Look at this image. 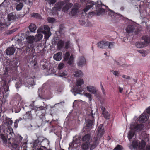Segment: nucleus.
Returning <instances> with one entry per match:
<instances>
[{
    "mask_svg": "<svg viewBox=\"0 0 150 150\" xmlns=\"http://www.w3.org/2000/svg\"><path fill=\"white\" fill-rule=\"evenodd\" d=\"M29 29L30 32H35L36 29V26L35 24L31 23L29 26Z\"/></svg>",
    "mask_w": 150,
    "mask_h": 150,
    "instance_id": "obj_33",
    "label": "nucleus"
},
{
    "mask_svg": "<svg viewBox=\"0 0 150 150\" xmlns=\"http://www.w3.org/2000/svg\"><path fill=\"white\" fill-rule=\"evenodd\" d=\"M123 148L122 146L118 144L113 150H123Z\"/></svg>",
    "mask_w": 150,
    "mask_h": 150,
    "instance_id": "obj_46",
    "label": "nucleus"
},
{
    "mask_svg": "<svg viewBox=\"0 0 150 150\" xmlns=\"http://www.w3.org/2000/svg\"><path fill=\"white\" fill-rule=\"evenodd\" d=\"M32 16L36 18H40V16L38 13H32Z\"/></svg>",
    "mask_w": 150,
    "mask_h": 150,
    "instance_id": "obj_52",
    "label": "nucleus"
},
{
    "mask_svg": "<svg viewBox=\"0 0 150 150\" xmlns=\"http://www.w3.org/2000/svg\"><path fill=\"white\" fill-rule=\"evenodd\" d=\"M23 118L25 120H31L32 119V111L26 112L23 117Z\"/></svg>",
    "mask_w": 150,
    "mask_h": 150,
    "instance_id": "obj_15",
    "label": "nucleus"
},
{
    "mask_svg": "<svg viewBox=\"0 0 150 150\" xmlns=\"http://www.w3.org/2000/svg\"><path fill=\"white\" fill-rule=\"evenodd\" d=\"M87 90L92 94H96V90L95 88L93 86H89L87 87Z\"/></svg>",
    "mask_w": 150,
    "mask_h": 150,
    "instance_id": "obj_25",
    "label": "nucleus"
},
{
    "mask_svg": "<svg viewBox=\"0 0 150 150\" xmlns=\"http://www.w3.org/2000/svg\"><path fill=\"white\" fill-rule=\"evenodd\" d=\"M107 12L108 13L109 15L113 18H115L117 15L116 13L110 9Z\"/></svg>",
    "mask_w": 150,
    "mask_h": 150,
    "instance_id": "obj_38",
    "label": "nucleus"
},
{
    "mask_svg": "<svg viewBox=\"0 0 150 150\" xmlns=\"http://www.w3.org/2000/svg\"><path fill=\"white\" fill-rule=\"evenodd\" d=\"M79 11V8L77 5L75 4L73 7L70 14L72 16H75L77 15Z\"/></svg>",
    "mask_w": 150,
    "mask_h": 150,
    "instance_id": "obj_12",
    "label": "nucleus"
},
{
    "mask_svg": "<svg viewBox=\"0 0 150 150\" xmlns=\"http://www.w3.org/2000/svg\"><path fill=\"white\" fill-rule=\"evenodd\" d=\"M91 144L90 143V150H93L98 145L99 138L98 137H96L91 139Z\"/></svg>",
    "mask_w": 150,
    "mask_h": 150,
    "instance_id": "obj_9",
    "label": "nucleus"
},
{
    "mask_svg": "<svg viewBox=\"0 0 150 150\" xmlns=\"http://www.w3.org/2000/svg\"><path fill=\"white\" fill-rule=\"evenodd\" d=\"M90 142H85L81 146V149L82 150H88L89 148Z\"/></svg>",
    "mask_w": 150,
    "mask_h": 150,
    "instance_id": "obj_26",
    "label": "nucleus"
},
{
    "mask_svg": "<svg viewBox=\"0 0 150 150\" xmlns=\"http://www.w3.org/2000/svg\"><path fill=\"white\" fill-rule=\"evenodd\" d=\"M134 29V26L133 25H129L126 28V30L127 33H129L133 32Z\"/></svg>",
    "mask_w": 150,
    "mask_h": 150,
    "instance_id": "obj_28",
    "label": "nucleus"
},
{
    "mask_svg": "<svg viewBox=\"0 0 150 150\" xmlns=\"http://www.w3.org/2000/svg\"><path fill=\"white\" fill-rule=\"evenodd\" d=\"M139 141L136 140H134L132 142V146L134 149H136L138 146Z\"/></svg>",
    "mask_w": 150,
    "mask_h": 150,
    "instance_id": "obj_36",
    "label": "nucleus"
},
{
    "mask_svg": "<svg viewBox=\"0 0 150 150\" xmlns=\"http://www.w3.org/2000/svg\"><path fill=\"white\" fill-rule=\"evenodd\" d=\"M22 139L23 138L21 136H19L15 141L17 143L11 144L9 143L8 146L11 150H17L18 149V146L21 144Z\"/></svg>",
    "mask_w": 150,
    "mask_h": 150,
    "instance_id": "obj_6",
    "label": "nucleus"
},
{
    "mask_svg": "<svg viewBox=\"0 0 150 150\" xmlns=\"http://www.w3.org/2000/svg\"><path fill=\"white\" fill-rule=\"evenodd\" d=\"M80 140L79 137H74V139L72 142L69 144V148H77L79 146V143Z\"/></svg>",
    "mask_w": 150,
    "mask_h": 150,
    "instance_id": "obj_8",
    "label": "nucleus"
},
{
    "mask_svg": "<svg viewBox=\"0 0 150 150\" xmlns=\"http://www.w3.org/2000/svg\"><path fill=\"white\" fill-rule=\"evenodd\" d=\"M67 0H64L58 4H56L55 6L58 11H60L62 7L67 3Z\"/></svg>",
    "mask_w": 150,
    "mask_h": 150,
    "instance_id": "obj_17",
    "label": "nucleus"
},
{
    "mask_svg": "<svg viewBox=\"0 0 150 150\" xmlns=\"http://www.w3.org/2000/svg\"><path fill=\"white\" fill-rule=\"evenodd\" d=\"M83 74V73L81 71L78 70L76 71L75 74H74V75L76 77H80Z\"/></svg>",
    "mask_w": 150,
    "mask_h": 150,
    "instance_id": "obj_41",
    "label": "nucleus"
},
{
    "mask_svg": "<svg viewBox=\"0 0 150 150\" xmlns=\"http://www.w3.org/2000/svg\"><path fill=\"white\" fill-rule=\"evenodd\" d=\"M35 40V38L33 36H28L26 38V40L28 43L32 44L34 40Z\"/></svg>",
    "mask_w": 150,
    "mask_h": 150,
    "instance_id": "obj_32",
    "label": "nucleus"
},
{
    "mask_svg": "<svg viewBox=\"0 0 150 150\" xmlns=\"http://www.w3.org/2000/svg\"><path fill=\"white\" fill-rule=\"evenodd\" d=\"M8 81V79L5 76H2L0 78V86L6 84Z\"/></svg>",
    "mask_w": 150,
    "mask_h": 150,
    "instance_id": "obj_23",
    "label": "nucleus"
},
{
    "mask_svg": "<svg viewBox=\"0 0 150 150\" xmlns=\"http://www.w3.org/2000/svg\"><path fill=\"white\" fill-rule=\"evenodd\" d=\"M68 0H67V3L62 8V11L64 12L67 11L71 8L73 6V4L71 3H68Z\"/></svg>",
    "mask_w": 150,
    "mask_h": 150,
    "instance_id": "obj_16",
    "label": "nucleus"
},
{
    "mask_svg": "<svg viewBox=\"0 0 150 150\" xmlns=\"http://www.w3.org/2000/svg\"><path fill=\"white\" fill-rule=\"evenodd\" d=\"M64 64L63 63H60L58 65V68L59 70V71L64 67Z\"/></svg>",
    "mask_w": 150,
    "mask_h": 150,
    "instance_id": "obj_54",
    "label": "nucleus"
},
{
    "mask_svg": "<svg viewBox=\"0 0 150 150\" xmlns=\"http://www.w3.org/2000/svg\"><path fill=\"white\" fill-rule=\"evenodd\" d=\"M73 57L72 55H71L68 60V64L70 65H72L73 62Z\"/></svg>",
    "mask_w": 150,
    "mask_h": 150,
    "instance_id": "obj_45",
    "label": "nucleus"
},
{
    "mask_svg": "<svg viewBox=\"0 0 150 150\" xmlns=\"http://www.w3.org/2000/svg\"><path fill=\"white\" fill-rule=\"evenodd\" d=\"M84 83V81L83 79H79L76 80V85L73 88L74 92L77 93H81L83 91L81 86Z\"/></svg>",
    "mask_w": 150,
    "mask_h": 150,
    "instance_id": "obj_5",
    "label": "nucleus"
},
{
    "mask_svg": "<svg viewBox=\"0 0 150 150\" xmlns=\"http://www.w3.org/2000/svg\"><path fill=\"white\" fill-rule=\"evenodd\" d=\"M84 95L86 97L89 98L90 101H91L92 99V96L90 93H85Z\"/></svg>",
    "mask_w": 150,
    "mask_h": 150,
    "instance_id": "obj_55",
    "label": "nucleus"
},
{
    "mask_svg": "<svg viewBox=\"0 0 150 150\" xmlns=\"http://www.w3.org/2000/svg\"><path fill=\"white\" fill-rule=\"evenodd\" d=\"M148 115H141L138 119V121L140 124H143V123H145L148 120Z\"/></svg>",
    "mask_w": 150,
    "mask_h": 150,
    "instance_id": "obj_14",
    "label": "nucleus"
},
{
    "mask_svg": "<svg viewBox=\"0 0 150 150\" xmlns=\"http://www.w3.org/2000/svg\"><path fill=\"white\" fill-rule=\"evenodd\" d=\"M16 16L14 15L13 13H10L8 16V20L9 21L14 20L16 19Z\"/></svg>",
    "mask_w": 150,
    "mask_h": 150,
    "instance_id": "obj_40",
    "label": "nucleus"
},
{
    "mask_svg": "<svg viewBox=\"0 0 150 150\" xmlns=\"http://www.w3.org/2000/svg\"><path fill=\"white\" fill-rule=\"evenodd\" d=\"M121 76L124 78L126 79H130V77L128 76H127L125 75H121Z\"/></svg>",
    "mask_w": 150,
    "mask_h": 150,
    "instance_id": "obj_62",
    "label": "nucleus"
},
{
    "mask_svg": "<svg viewBox=\"0 0 150 150\" xmlns=\"http://www.w3.org/2000/svg\"><path fill=\"white\" fill-rule=\"evenodd\" d=\"M6 84L0 86V94L2 92L3 98H5L8 96L9 91V86Z\"/></svg>",
    "mask_w": 150,
    "mask_h": 150,
    "instance_id": "obj_7",
    "label": "nucleus"
},
{
    "mask_svg": "<svg viewBox=\"0 0 150 150\" xmlns=\"http://www.w3.org/2000/svg\"><path fill=\"white\" fill-rule=\"evenodd\" d=\"M100 108L102 111V114L105 119H109L110 117V115L108 112L107 111L105 107L103 106H100Z\"/></svg>",
    "mask_w": 150,
    "mask_h": 150,
    "instance_id": "obj_13",
    "label": "nucleus"
},
{
    "mask_svg": "<svg viewBox=\"0 0 150 150\" xmlns=\"http://www.w3.org/2000/svg\"><path fill=\"white\" fill-rule=\"evenodd\" d=\"M115 43L113 42H109L107 41H102L98 42L97 45L98 46L102 48H108L111 49L113 47Z\"/></svg>",
    "mask_w": 150,
    "mask_h": 150,
    "instance_id": "obj_4",
    "label": "nucleus"
},
{
    "mask_svg": "<svg viewBox=\"0 0 150 150\" xmlns=\"http://www.w3.org/2000/svg\"><path fill=\"white\" fill-rule=\"evenodd\" d=\"M59 71L60 76L61 77H65L67 75V72L66 71H64L62 72L61 71Z\"/></svg>",
    "mask_w": 150,
    "mask_h": 150,
    "instance_id": "obj_47",
    "label": "nucleus"
},
{
    "mask_svg": "<svg viewBox=\"0 0 150 150\" xmlns=\"http://www.w3.org/2000/svg\"><path fill=\"white\" fill-rule=\"evenodd\" d=\"M15 51V49L12 47H10L7 48L6 50V54L7 55H11L13 54Z\"/></svg>",
    "mask_w": 150,
    "mask_h": 150,
    "instance_id": "obj_19",
    "label": "nucleus"
},
{
    "mask_svg": "<svg viewBox=\"0 0 150 150\" xmlns=\"http://www.w3.org/2000/svg\"><path fill=\"white\" fill-rule=\"evenodd\" d=\"M145 45V44L144 42H137L135 44L136 46L137 47L139 48H143Z\"/></svg>",
    "mask_w": 150,
    "mask_h": 150,
    "instance_id": "obj_39",
    "label": "nucleus"
},
{
    "mask_svg": "<svg viewBox=\"0 0 150 150\" xmlns=\"http://www.w3.org/2000/svg\"><path fill=\"white\" fill-rule=\"evenodd\" d=\"M13 122L10 119H8L7 120L6 123L8 125H11L12 124Z\"/></svg>",
    "mask_w": 150,
    "mask_h": 150,
    "instance_id": "obj_58",
    "label": "nucleus"
},
{
    "mask_svg": "<svg viewBox=\"0 0 150 150\" xmlns=\"http://www.w3.org/2000/svg\"><path fill=\"white\" fill-rule=\"evenodd\" d=\"M118 89L119 91V92L120 93H122L123 91V88H122L120 86H119L118 87Z\"/></svg>",
    "mask_w": 150,
    "mask_h": 150,
    "instance_id": "obj_64",
    "label": "nucleus"
},
{
    "mask_svg": "<svg viewBox=\"0 0 150 150\" xmlns=\"http://www.w3.org/2000/svg\"><path fill=\"white\" fill-rule=\"evenodd\" d=\"M146 145V143L145 142L142 140V143H141L140 147H141V149H144Z\"/></svg>",
    "mask_w": 150,
    "mask_h": 150,
    "instance_id": "obj_49",
    "label": "nucleus"
},
{
    "mask_svg": "<svg viewBox=\"0 0 150 150\" xmlns=\"http://www.w3.org/2000/svg\"><path fill=\"white\" fill-rule=\"evenodd\" d=\"M42 30V33L44 34V38L45 40H47L51 35V32H46L45 30H43V28Z\"/></svg>",
    "mask_w": 150,
    "mask_h": 150,
    "instance_id": "obj_35",
    "label": "nucleus"
},
{
    "mask_svg": "<svg viewBox=\"0 0 150 150\" xmlns=\"http://www.w3.org/2000/svg\"><path fill=\"white\" fill-rule=\"evenodd\" d=\"M58 10L57 9L56 7L54 6L52 8V11L53 13L54 14H55L57 13V11H58Z\"/></svg>",
    "mask_w": 150,
    "mask_h": 150,
    "instance_id": "obj_60",
    "label": "nucleus"
},
{
    "mask_svg": "<svg viewBox=\"0 0 150 150\" xmlns=\"http://www.w3.org/2000/svg\"><path fill=\"white\" fill-rule=\"evenodd\" d=\"M34 48V46L33 44H28L25 46L23 47L22 48V50L25 52H31Z\"/></svg>",
    "mask_w": 150,
    "mask_h": 150,
    "instance_id": "obj_11",
    "label": "nucleus"
},
{
    "mask_svg": "<svg viewBox=\"0 0 150 150\" xmlns=\"http://www.w3.org/2000/svg\"><path fill=\"white\" fill-rule=\"evenodd\" d=\"M64 46V43L63 41L61 40L58 42L57 47L58 49L61 50L63 48Z\"/></svg>",
    "mask_w": 150,
    "mask_h": 150,
    "instance_id": "obj_31",
    "label": "nucleus"
},
{
    "mask_svg": "<svg viewBox=\"0 0 150 150\" xmlns=\"http://www.w3.org/2000/svg\"><path fill=\"white\" fill-rule=\"evenodd\" d=\"M57 0H48L49 4H55Z\"/></svg>",
    "mask_w": 150,
    "mask_h": 150,
    "instance_id": "obj_61",
    "label": "nucleus"
},
{
    "mask_svg": "<svg viewBox=\"0 0 150 150\" xmlns=\"http://www.w3.org/2000/svg\"><path fill=\"white\" fill-rule=\"evenodd\" d=\"M93 5L94 4H91L90 5H87L81 12L82 13V16H86V12L90 8L93 7Z\"/></svg>",
    "mask_w": 150,
    "mask_h": 150,
    "instance_id": "obj_21",
    "label": "nucleus"
},
{
    "mask_svg": "<svg viewBox=\"0 0 150 150\" xmlns=\"http://www.w3.org/2000/svg\"><path fill=\"white\" fill-rule=\"evenodd\" d=\"M92 114L88 116V119L86 121V126L85 128L87 131H90L91 129L92 125H93L94 122V114H93L92 111Z\"/></svg>",
    "mask_w": 150,
    "mask_h": 150,
    "instance_id": "obj_3",
    "label": "nucleus"
},
{
    "mask_svg": "<svg viewBox=\"0 0 150 150\" xmlns=\"http://www.w3.org/2000/svg\"><path fill=\"white\" fill-rule=\"evenodd\" d=\"M23 6V4L22 3H20L18 4L17 5L16 8L18 11H20L21 10Z\"/></svg>",
    "mask_w": 150,
    "mask_h": 150,
    "instance_id": "obj_44",
    "label": "nucleus"
},
{
    "mask_svg": "<svg viewBox=\"0 0 150 150\" xmlns=\"http://www.w3.org/2000/svg\"><path fill=\"white\" fill-rule=\"evenodd\" d=\"M144 125L142 124H131L130 127V130L129 132L127 137L130 141L135 134L136 131H140L144 127Z\"/></svg>",
    "mask_w": 150,
    "mask_h": 150,
    "instance_id": "obj_1",
    "label": "nucleus"
},
{
    "mask_svg": "<svg viewBox=\"0 0 150 150\" xmlns=\"http://www.w3.org/2000/svg\"><path fill=\"white\" fill-rule=\"evenodd\" d=\"M70 57V53L69 52H66L64 57V61H68Z\"/></svg>",
    "mask_w": 150,
    "mask_h": 150,
    "instance_id": "obj_42",
    "label": "nucleus"
},
{
    "mask_svg": "<svg viewBox=\"0 0 150 150\" xmlns=\"http://www.w3.org/2000/svg\"><path fill=\"white\" fill-rule=\"evenodd\" d=\"M86 60L83 56H81L79 57V61L78 62L77 64L78 66H81L86 64Z\"/></svg>",
    "mask_w": 150,
    "mask_h": 150,
    "instance_id": "obj_22",
    "label": "nucleus"
},
{
    "mask_svg": "<svg viewBox=\"0 0 150 150\" xmlns=\"http://www.w3.org/2000/svg\"><path fill=\"white\" fill-rule=\"evenodd\" d=\"M47 20L48 22L50 23H52L55 21V19L54 18L51 17L48 18Z\"/></svg>",
    "mask_w": 150,
    "mask_h": 150,
    "instance_id": "obj_51",
    "label": "nucleus"
},
{
    "mask_svg": "<svg viewBox=\"0 0 150 150\" xmlns=\"http://www.w3.org/2000/svg\"><path fill=\"white\" fill-rule=\"evenodd\" d=\"M42 67L45 69L47 72H48L51 68V65L50 63L48 62H45V64L42 65Z\"/></svg>",
    "mask_w": 150,
    "mask_h": 150,
    "instance_id": "obj_24",
    "label": "nucleus"
},
{
    "mask_svg": "<svg viewBox=\"0 0 150 150\" xmlns=\"http://www.w3.org/2000/svg\"><path fill=\"white\" fill-rule=\"evenodd\" d=\"M44 29L43 30H45L46 32H50V27L47 25H44Z\"/></svg>",
    "mask_w": 150,
    "mask_h": 150,
    "instance_id": "obj_50",
    "label": "nucleus"
},
{
    "mask_svg": "<svg viewBox=\"0 0 150 150\" xmlns=\"http://www.w3.org/2000/svg\"><path fill=\"white\" fill-rule=\"evenodd\" d=\"M70 45V43L69 41H67L65 43V48L66 49H68Z\"/></svg>",
    "mask_w": 150,
    "mask_h": 150,
    "instance_id": "obj_56",
    "label": "nucleus"
},
{
    "mask_svg": "<svg viewBox=\"0 0 150 150\" xmlns=\"http://www.w3.org/2000/svg\"><path fill=\"white\" fill-rule=\"evenodd\" d=\"M7 133H6L7 137L9 139L12 137L13 134H14L13 129L11 127H8L7 129Z\"/></svg>",
    "mask_w": 150,
    "mask_h": 150,
    "instance_id": "obj_20",
    "label": "nucleus"
},
{
    "mask_svg": "<svg viewBox=\"0 0 150 150\" xmlns=\"http://www.w3.org/2000/svg\"><path fill=\"white\" fill-rule=\"evenodd\" d=\"M142 39L144 41L146 44L150 43V38L149 36L147 35L144 36L142 37Z\"/></svg>",
    "mask_w": 150,
    "mask_h": 150,
    "instance_id": "obj_37",
    "label": "nucleus"
},
{
    "mask_svg": "<svg viewBox=\"0 0 150 150\" xmlns=\"http://www.w3.org/2000/svg\"><path fill=\"white\" fill-rule=\"evenodd\" d=\"M96 11L97 15L99 16L104 14L105 12V10L102 8H99L98 9L97 8L96 9Z\"/></svg>",
    "mask_w": 150,
    "mask_h": 150,
    "instance_id": "obj_30",
    "label": "nucleus"
},
{
    "mask_svg": "<svg viewBox=\"0 0 150 150\" xmlns=\"http://www.w3.org/2000/svg\"><path fill=\"white\" fill-rule=\"evenodd\" d=\"M62 53L61 52H59L55 54L53 57L54 59L57 61H60L62 59Z\"/></svg>",
    "mask_w": 150,
    "mask_h": 150,
    "instance_id": "obj_27",
    "label": "nucleus"
},
{
    "mask_svg": "<svg viewBox=\"0 0 150 150\" xmlns=\"http://www.w3.org/2000/svg\"><path fill=\"white\" fill-rule=\"evenodd\" d=\"M0 138L1 139L0 142L1 143L6 145L7 141L5 136L3 134H0Z\"/></svg>",
    "mask_w": 150,
    "mask_h": 150,
    "instance_id": "obj_34",
    "label": "nucleus"
},
{
    "mask_svg": "<svg viewBox=\"0 0 150 150\" xmlns=\"http://www.w3.org/2000/svg\"><path fill=\"white\" fill-rule=\"evenodd\" d=\"M41 142V145H43L44 146L49 144V141L47 139H44L42 140V141H40Z\"/></svg>",
    "mask_w": 150,
    "mask_h": 150,
    "instance_id": "obj_43",
    "label": "nucleus"
},
{
    "mask_svg": "<svg viewBox=\"0 0 150 150\" xmlns=\"http://www.w3.org/2000/svg\"><path fill=\"white\" fill-rule=\"evenodd\" d=\"M41 142L39 139H38L35 140L33 142L32 146L34 149L35 150H36L40 148L39 147L40 146Z\"/></svg>",
    "mask_w": 150,
    "mask_h": 150,
    "instance_id": "obj_18",
    "label": "nucleus"
},
{
    "mask_svg": "<svg viewBox=\"0 0 150 150\" xmlns=\"http://www.w3.org/2000/svg\"><path fill=\"white\" fill-rule=\"evenodd\" d=\"M102 126H99L98 128V130L99 133H100V134L102 135L103 134V129H102Z\"/></svg>",
    "mask_w": 150,
    "mask_h": 150,
    "instance_id": "obj_53",
    "label": "nucleus"
},
{
    "mask_svg": "<svg viewBox=\"0 0 150 150\" xmlns=\"http://www.w3.org/2000/svg\"><path fill=\"white\" fill-rule=\"evenodd\" d=\"M18 123V120H16L14 123V126L16 128L17 127Z\"/></svg>",
    "mask_w": 150,
    "mask_h": 150,
    "instance_id": "obj_63",
    "label": "nucleus"
},
{
    "mask_svg": "<svg viewBox=\"0 0 150 150\" xmlns=\"http://www.w3.org/2000/svg\"><path fill=\"white\" fill-rule=\"evenodd\" d=\"M138 51L142 54V55L143 56H144L147 54V52L145 50H138Z\"/></svg>",
    "mask_w": 150,
    "mask_h": 150,
    "instance_id": "obj_48",
    "label": "nucleus"
},
{
    "mask_svg": "<svg viewBox=\"0 0 150 150\" xmlns=\"http://www.w3.org/2000/svg\"><path fill=\"white\" fill-rule=\"evenodd\" d=\"M91 138V135L89 134H85L82 138V141L85 142H90L89 141Z\"/></svg>",
    "mask_w": 150,
    "mask_h": 150,
    "instance_id": "obj_29",
    "label": "nucleus"
},
{
    "mask_svg": "<svg viewBox=\"0 0 150 150\" xmlns=\"http://www.w3.org/2000/svg\"><path fill=\"white\" fill-rule=\"evenodd\" d=\"M33 110H35V112L36 116L39 117L40 119H43L45 117L46 107L43 106L39 107H34L33 108Z\"/></svg>",
    "mask_w": 150,
    "mask_h": 150,
    "instance_id": "obj_2",
    "label": "nucleus"
},
{
    "mask_svg": "<svg viewBox=\"0 0 150 150\" xmlns=\"http://www.w3.org/2000/svg\"><path fill=\"white\" fill-rule=\"evenodd\" d=\"M110 71L112 72L113 74L115 76H118L119 75V73L118 72V71H115L113 70Z\"/></svg>",
    "mask_w": 150,
    "mask_h": 150,
    "instance_id": "obj_57",
    "label": "nucleus"
},
{
    "mask_svg": "<svg viewBox=\"0 0 150 150\" xmlns=\"http://www.w3.org/2000/svg\"><path fill=\"white\" fill-rule=\"evenodd\" d=\"M23 147H22V146H21L20 148L19 147V150H27L25 148V146H26V144H23Z\"/></svg>",
    "mask_w": 150,
    "mask_h": 150,
    "instance_id": "obj_59",
    "label": "nucleus"
},
{
    "mask_svg": "<svg viewBox=\"0 0 150 150\" xmlns=\"http://www.w3.org/2000/svg\"><path fill=\"white\" fill-rule=\"evenodd\" d=\"M42 30V27H40L38 30L37 34L36 35L35 38L36 41H39L42 39L43 37Z\"/></svg>",
    "mask_w": 150,
    "mask_h": 150,
    "instance_id": "obj_10",
    "label": "nucleus"
}]
</instances>
